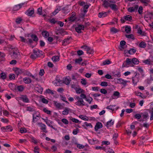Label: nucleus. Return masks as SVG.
<instances>
[{
  "label": "nucleus",
  "mask_w": 153,
  "mask_h": 153,
  "mask_svg": "<svg viewBox=\"0 0 153 153\" xmlns=\"http://www.w3.org/2000/svg\"><path fill=\"white\" fill-rule=\"evenodd\" d=\"M145 18L147 21L153 19V11L151 13L146 14L145 16Z\"/></svg>",
  "instance_id": "nucleus-7"
},
{
  "label": "nucleus",
  "mask_w": 153,
  "mask_h": 153,
  "mask_svg": "<svg viewBox=\"0 0 153 153\" xmlns=\"http://www.w3.org/2000/svg\"><path fill=\"white\" fill-rule=\"evenodd\" d=\"M17 89L19 91H22L24 90V88L22 85L18 86L17 87Z\"/></svg>",
  "instance_id": "nucleus-46"
},
{
  "label": "nucleus",
  "mask_w": 153,
  "mask_h": 153,
  "mask_svg": "<svg viewBox=\"0 0 153 153\" xmlns=\"http://www.w3.org/2000/svg\"><path fill=\"white\" fill-rule=\"evenodd\" d=\"M23 21V19L20 17L17 18L16 21V22L17 24L21 23Z\"/></svg>",
  "instance_id": "nucleus-40"
},
{
  "label": "nucleus",
  "mask_w": 153,
  "mask_h": 153,
  "mask_svg": "<svg viewBox=\"0 0 153 153\" xmlns=\"http://www.w3.org/2000/svg\"><path fill=\"white\" fill-rule=\"evenodd\" d=\"M43 111L45 112V113H46L47 114H51V111L50 110H48L47 109H46L45 108H44L43 109Z\"/></svg>",
  "instance_id": "nucleus-52"
},
{
  "label": "nucleus",
  "mask_w": 153,
  "mask_h": 153,
  "mask_svg": "<svg viewBox=\"0 0 153 153\" xmlns=\"http://www.w3.org/2000/svg\"><path fill=\"white\" fill-rule=\"evenodd\" d=\"M33 53L36 56V57H40L42 55V51L39 50H33Z\"/></svg>",
  "instance_id": "nucleus-4"
},
{
  "label": "nucleus",
  "mask_w": 153,
  "mask_h": 153,
  "mask_svg": "<svg viewBox=\"0 0 153 153\" xmlns=\"http://www.w3.org/2000/svg\"><path fill=\"white\" fill-rule=\"evenodd\" d=\"M119 31V29H110V33L112 34L115 33Z\"/></svg>",
  "instance_id": "nucleus-45"
},
{
  "label": "nucleus",
  "mask_w": 153,
  "mask_h": 153,
  "mask_svg": "<svg viewBox=\"0 0 153 153\" xmlns=\"http://www.w3.org/2000/svg\"><path fill=\"white\" fill-rule=\"evenodd\" d=\"M70 110L69 108L66 107L65 109L64 110L62 111V114L63 115H68Z\"/></svg>",
  "instance_id": "nucleus-17"
},
{
  "label": "nucleus",
  "mask_w": 153,
  "mask_h": 153,
  "mask_svg": "<svg viewBox=\"0 0 153 153\" xmlns=\"http://www.w3.org/2000/svg\"><path fill=\"white\" fill-rule=\"evenodd\" d=\"M61 10L62 13L64 14H67L68 12V7H63Z\"/></svg>",
  "instance_id": "nucleus-28"
},
{
  "label": "nucleus",
  "mask_w": 153,
  "mask_h": 153,
  "mask_svg": "<svg viewBox=\"0 0 153 153\" xmlns=\"http://www.w3.org/2000/svg\"><path fill=\"white\" fill-rule=\"evenodd\" d=\"M110 5L109 3L107 1L103 2V5L105 8H107L109 6L110 7Z\"/></svg>",
  "instance_id": "nucleus-44"
},
{
  "label": "nucleus",
  "mask_w": 153,
  "mask_h": 153,
  "mask_svg": "<svg viewBox=\"0 0 153 153\" xmlns=\"http://www.w3.org/2000/svg\"><path fill=\"white\" fill-rule=\"evenodd\" d=\"M81 102V101L80 100H79L76 102L75 104L76 105L79 106H82Z\"/></svg>",
  "instance_id": "nucleus-62"
},
{
  "label": "nucleus",
  "mask_w": 153,
  "mask_h": 153,
  "mask_svg": "<svg viewBox=\"0 0 153 153\" xmlns=\"http://www.w3.org/2000/svg\"><path fill=\"white\" fill-rule=\"evenodd\" d=\"M60 10V7H59V8H57L52 13V15L51 16H55L59 13Z\"/></svg>",
  "instance_id": "nucleus-29"
},
{
  "label": "nucleus",
  "mask_w": 153,
  "mask_h": 153,
  "mask_svg": "<svg viewBox=\"0 0 153 153\" xmlns=\"http://www.w3.org/2000/svg\"><path fill=\"white\" fill-rule=\"evenodd\" d=\"M9 87L12 90H14L15 89V85L12 83H10L9 84Z\"/></svg>",
  "instance_id": "nucleus-41"
},
{
  "label": "nucleus",
  "mask_w": 153,
  "mask_h": 153,
  "mask_svg": "<svg viewBox=\"0 0 153 153\" xmlns=\"http://www.w3.org/2000/svg\"><path fill=\"white\" fill-rule=\"evenodd\" d=\"M49 22L53 24H54L55 23H56V22L57 21H56L54 19H50L49 20Z\"/></svg>",
  "instance_id": "nucleus-47"
},
{
  "label": "nucleus",
  "mask_w": 153,
  "mask_h": 153,
  "mask_svg": "<svg viewBox=\"0 0 153 153\" xmlns=\"http://www.w3.org/2000/svg\"><path fill=\"white\" fill-rule=\"evenodd\" d=\"M108 13V12H102L98 14V16L100 18H103L107 16Z\"/></svg>",
  "instance_id": "nucleus-14"
},
{
  "label": "nucleus",
  "mask_w": 153,
  "mask_h": 153,
  "mask_svg": "<svg viewBox=\"0 0 153 153\" xmlns=\"http://www.w3.org/2000/svg\"><path fill=\"white\" fill-rule=\"evenodd\" d=\"M76 91L78 94H82L84 92V90L80 88H78L76 89Z\"/></svg>",
  "instance_id": "nucleus-32"
},
{
  "label": "nucleus",
  "mask_w": 153,
  "mask_h": 153,
  "mask_svg": "<svg viewBox=\"0 0 153 153\" xmlns=\"http://www.w3.org/2000/svg\"><path fill=\"white\" fill-rule=\"evenodd\" d=\"M23 69H21L18 68H14L13 70L14 71L15 74L18 76L19 74H22Z\"/></svg>",
  "instance_id": "nucleus-5"
},
{
  "label": "nucleus",
  "mask_w": 153,
  "mask_h": 153,
  "mask_svg": "<svg viewBox=\"0 0 153 153\" xmlns=\"http://www.w3.org/2000/svg\"><path fill=\"white\" fill-rule=\"evenodd\" d=\"M143 62L147 64H149L150 65H153V62L152 61L150 60V59H147L145 61H144Z\"/></svg>",
  "instance_id": "nucleus-34"
},
{
  "label": "nucleus",
  "mask_w": 153,
  "mask_h": 153,
  "mask_svg": "<svg viewBox=\"0 0 153 153\" xmlns=\"http://www.w3.org/2000/svg\"><path fill=\"white\" fill-rule=\"evenodd\" d=\"M79 117L80 118L84 120H88V119L87 117L86 116H84L82 115H80Z\"/></svg>",
  "instance_id": "nucleus-37"
},
{
  "label": "nucleus",
  "mask_w": 153,
  "mask_h": 153,
  "mask_svg": "<svg viewBox=\"0 0 153 153\" xmlns=\"http://www.w3.org/2000/svg\"><path fill=\"white\" fill-rule=\"evenodd\" d=\"M136 105L135 103L134 102H130L129 104V107L131 108H134Z\"/></svg>",
  "instance_id": "nucleus-63"
},
{
  "label": "nucleus",
  "mask_w": 153,
  "mask_h": 153,
  "mask_svg": "<svg viewBox=\"0 0 153 153\" xmlns=\"http://www.w3.org/2000/svg\"><path fill=\"white\" fill-rule=\"evenodd\" d=\"M111 63V62L108 60H106L104 61L102 63L103 65H108L110 64Z\"/></svg>",
  "instance_id": "nucleus-48"
},
{
  "label": "nucleus",
  "mask_w": 153,
  "mask_h": 153,
  "mask_svg": "<svg viewBox=\"0 0 153 153\" xmlns=\"http://www.w3.org/2000/svg\"><path fill=\"white\" fill-rule=\"evenodd\" d=\"M45 73L44 71V69H42L40 70L39 72V75L41 76H42Z\"/></svg>",
  "instance_id": "nucleus-64"
},
{
  "label": "nucleus",
  "mask_w": 153,
  "mask_h": 153,
  "mask_svg": "<svg viewBox=\"0 0 153 153\" xmlns=\"http://www.w3.org/2000/svg\"><path fill=\"white\" fill-rule=\"evenodd\" d=\"M100 85L102 86H106L108 85V83L106 82L103 81L101 82Z\"/></svg>",
  "instance_id": "nucleus-57"
},
{
  "label": "nucleus",
  "mask_w": 153,
  "mask_h": 153,
  "mask_svg": "<svg viewBox=\"0 0 153 153\" xmlns=\"http://www.w3.org/2000/svg\"><path fill=\"white\" fill-rule=\"evenodd\" d=\"M141 116L143 117V119L145 120H147V118L149 116V115L147 112H145L143 113H141Z\"/></svg>",
  "instance_id": "nucleus-20"
},
{
  "label": "nucleus",
  "mask_w": 153,
  "mask_h": 153,
  "mask_svg": "<svg viewBox=\"0 0 153 153\" xmlns=\"http://www.w3.org/2000/svg\"><path fill=\"white\" fill-rule=\"evenodd\" d=\"M82 61V59L81 57H80L79 58L76 59H75V63L76 64H80L81 62Z\"/></svg>",
  "instance_id": "nucleus-31"
},
{
  "label": "nucleus",
  "mask_w": 153,
  "mask_h": 153,
  "mask_svg": "<svg viewBox=\"0 0 153 153\" xmlns=\"http://www.w3.org/2000/svg\"><path fill=\"white\" fill-rule=\"evenodd\" d=\"M126 42L124 41H121L120 42V45L121 46V47L123 48V46L125 45H126Z\"/></svg>",
  "instance_id": "nucleus-60"
},
{
  "label": "nucleus",
  "mask_w": 153,
  "mask_h": 153,
  "mask_svg": "<svg viewBox=\"0 0 153 153\" xmlns=\"http://www.w3.org/2000/svg\"><path fill=\"white\" fill-rule=\"evenodd\" d=\"M20 55L19 52L17 50L13 51V54L11 55L13 58L16 59L18 58V56Z\"/></svg>",
  "instance_id": "nucleus-9"
},
{
  "label": "nucleus",
  "mask_w": 153,
  "mask_h": 153,
  "mask_svg": "<svg viewBox=\"0 0 153 153\" xmlns=\"http://www.w3.org/2000/svg\"><path fill=\"white\" fill-rule=\"evenodd\" d=\"M53 104L58 109L60 108L62 106V105L60 103L55 101H53Z\"/></svg>",
  "instance_id": "nucleus-22"
},
{
  "label": "nucleus",
  "mask_w": 153,
  "mask_h": 153,
  "mask_svg": "<svg viewBox=\"0 0 153 153\" xmlns=\"http://www.w3.org/2000/svg\"><path fill=\"white\" fill-rule=\"evenodd\" d=\"M141 117V113L140 114H136L134 116V117L135 118L140 119Z\"/></svg>",
  "instance_id": "nucleus-53"
},
{
  "label": "nucleus",
  "mask_w": 153,
  "mask_h": 153,
  "mask_svg": "<svg viewBox=\"0 0 153 153\" xmlns=\"http://www.w3.org/2000/svg\"><path fill=\"white\" fill-rule=\"evenodd\" d=\"M38 124L41 127V129L42 131L43 132L45 133H47L48 132V131L46 129V125L45 124L41 123H38Z\"/></svg>",
  "instance_id": "nucleus-6"
},
{
  "label": "nucleus",
  "mask_w": 153,
  "mask_h": 153,
  "mask_svg": "<svg viewBox=\"0 0 153 153\" xmlns=\"http://www.w3.org/2000/svg\"><path fill=\"white\" fill-rule=\"evenodd\" d=\"M141 3L145 5H147L150 3V0H139Z\"/></svg>",
  "instance_id": "nucleus-21"
},
{
  "label": "nucleus",
  "mask_w": 153,
  "mask_h": 153,
  "mask_svg": "<svg viewBox=\"0 0 153 153\" xmlns=\"http://www.w3.org/2000/svg\"><path fill=\"white\" fill-rule=\"evenodd\" d=\"M20 131L21 133H25L26 132V130L25 128H21L20 130Z\"/></svg>",
  "instance_id": "nucleus-61"
},
{
  "label": "nucleus",
  "mask_w": 153,
  "mask_h": 153,
  "mask_svg": "<svg viewBox=\"0 0 153 153\" xmlns=\"http://www.w3.org/2000/svg\"><path fill=\"white\" fill-rule=\"evenodd\" d=\"M114 123V121H112V120H111L110 121L107 122L106 125V127L107 128L110 127L113 125Z\"/></svg>",
  "instance_id": "nucleus-24"
},
{
  "label": "nucleus",
  "mask_w": 153,
  "mask_h": 153,
  "mask_svg": "<svg viewBox=\"0 0 153 153\" xmlns=\"http://www.w3.org/2000/svg\"><path fill=\"white\" fill-rule=\"evenodd\" d=\"M138 8V6L136 5L134 7H130L128 8V11L130 12H133L136 11Z\"/></svg>",
  "instance_id": "nucleus-11"
},
{
  "label": "nucleus",
  "mask_w": 153,
  "mask_h": 153,
  "mask_svg": "<svg viewBox=\"0 0 153 153\" xmlns=\"http://www.w3.org/2000/svg\"><path fill=\"white\" fill-rule=\"evenodd\" d=\"M21 99L24 102H29V100L26 95H22L21 97Z\"/></svg>",
  "instance_id": "nucleus-16"
},
{
  "label": "nucleus",
  "mask_w": 153,
  "mask_h": 153,
  "mask_svg": "<svg viewBox=\"0 0 153 153\" xmlns=\"http://www.w3.org/2000/svg\"><path fill=\"white\" fill-rule=\"evenodd\" d=\"M120 95V93L117 91H115L114 92L113 96H117V97H119Z\"/></svg>",
  "instance_id": "nucleus-50"
},
{
  "label": "nucleus",
  "mask_w": 153,
  "mask_h": 153,
  "mask_svg": "<svg viewBox=\"0 0 153 153\" xmlns=\"http://www.w3.org/2000/svg\"><path fill=\"white\" fill-rule=\"evenodd\" d=\"M139 62V60L136 58H134L132 59L127 58L126 60L124 62L122 67H128L129 66L134 67V65H137Z\"/></svg>",
  "instance_id": "nucleus-1"
},
{
  "label": "nucleus",
  "mask_w": 153,
  "mask_h": 153,
  "mask_svg": "<svg viewBox=\"0 0 153 153\" xmlns=\"http://www.w3.org/2000/svg\"><path fill=\"white\" fill-rule=\"evenodd\" d=\"M138 33L142 36H146V33L142 30V29H138Z\"/></svg>",
  "instance_id": "nucleus-35"
},
{
  "label": "nucleus",
  "mask_w": 153,
  "mask_h": 153,
  "mask_svg": "<svg viewBox=\"0 0 153 153\" xmlns=\"http://www.w3.org/2000/svg\"><path fill=\"white\" fill-rule=\"evenodd\" d=\"M134 93L137 96H139L143 98H146V97L145 96H143V94L140 92H135Z\"/></svg>",
  "instance_id": "nucleus-33"
},
{
  "label": "nucleus",
  "mask_w": 153,
  "mask_h": 153,
  "mask_svg": "<svg viewBox=\"0 0 153 153\" xmlns=\"http://www.w3.org/2000/svg\"><path fill=\"white\" fill-rule=\"evenodd\" d=\"M45 122L46 123V124L49 126L51 127L53 129L56 130V129L53 126L51 125L52 124V122L48 120H45Z\"/></svg>",
  "instance_id": "nucleus-15"
},
{
  "label": "nucleus",
  "mask_w": 153,
  "mask_h": 153,
  "mask_svg": "<svg viewBox=\"0 0 153 153\" xmlns=\"http://www.w3.org/2000/svg\"><path fill=\"white\" fill-rule=\"evenodd\" d=\"M57 24L59 25L60 27H62L64 24V23L63 22L60 21H57L56 23Z\"/></svg>",
  "instance_id": "nucleus-56"
},
{
  "label": "nucleus",
  "mask_w": 153,
  "mask_h": 153,
  "mask_svg": "<svg viewBox=\"0 0 153 153\" xmlns=\"http://www.w3.org/2000/svg\"><path fill=\"white\" fill-rule=\"evenodd\" d=\"M42 34L43 36L45 38H47L49 36L48 32L46 31H43L42 32Z\"/></svg>",
  "instance_id": "nucleus-30"
},
{
  "label": "nucleus",
  "mask_w": 153,
  "mask_h": 153,
  "mask_svg": "<svg viewBox=\"0 0 153 153\" xmlns=\"http://www.w3.org/2000/svg\"><path fill=\"white\" fill-rule=\"evenodd\" d=\"M62 121L65 124H68V121L65 118L62 119Z\"/></svg>",
  "instance_id": "nucleus-59"
},
{
  "label": "nucleus",
  "mask_w": 153,
  "mask_h": 153,
  "mask_svg": "<svg viewBox=\"0 0 153 153\" xmlns=\"http://www.w3.org/2000/svg\"><path fill=\"white\" fill-rule=\"evenodd\" d=\"M126 53H128L130 54L134 53L136 52V50L134 48L131 49L129 50H126Z\"/></svg>",
  "instance_id": "nucleus-25"
},
{
  "label": "nucleus",
  "mask_w": 153,
  "mask_h": 153,
  "mask_svg": "<svg viewBox=\"0 0 153 153\" xmlns=\"http://www.w3.org/2000/svg\"><path fill=\"white\" fill-rule=\"evenodd\" d=\"M1 78L3 79H5L6 78V74L5 73L2 72L1 74Z\"/></svg>",
  "instance_id": "nucleus-43"
},
{
  "label": "nucleus",
  "mask_w": 153,
  "mask_h": 153,
  "mask_svg": "<svg viewBox=\"0 0 153 153\" xmlns=\"http://www.w3.org/2000/svg\"><path fill=\"white\" fill-rule=\"evenodd\" d=\"M6 130L9 131H11L13 130V128L11 126H6Z\"/></svg>",
  "instance_id": "nucleus-55"
},
{
  "label": "nucleus",
  "mask_w": 153,
  "mask_h": 153,
  "mask_svg": "<svg viewBox=\"0 0 153 153\" xmlns=\"http://www.w3.org/2000/svg\"><path fill=\"white\" fill-rule=\"evenodd\" d=\"M31 37L33 39V40L35 42H37L38 39L37 36L33 34L31 35Z\"/></svg>",
  "instance_id": "nucleus-39"
},
{
  "label": "nucleus",
  "mask_w": 153,
  "mask_h": 153,
  "mask_svg": "<svg viewBox=\"0 0 153 153\" xmlns=\"http://www.w3.org/2000/svg\"><path fill=\"white\" fill-rule=\"evenodd\" d=\"M46 91L47 93L51 95H53L54 94L53 91L49 88L47 89Z\"/></svg>",
  "instance_id": "nucleus-49"
},
{
  "label": "nucleus",
  "mask_w": 153,
  "mask_h": 153,
  "mask_svg": "<svg viewBox=\"0 0 153 153\" xmlns=\"http://www.w3.org/2000/svg\"><path fill=\"white\" fill-rule=\"evenodd\" d=\"M139 46L140 48H144L146 47V44L145 42L142 41L140 43Z\"/></svg>",
  "instance_id": "nucleus-27"
},
{
  "label": "nucleus",
  "mask_w": 153,
  "mask_h": 153,
  "mask_svg": "<svg viewBox=\"0 0 153 153\" xmlns=\"http://www.w3.org/2000/svg\"><path fill=\"white\" fill-rule=\"evenodd\" d=\"M23 81L26 84H29L31 82V79L29 77H25L23 79Z\"/></svg>",
  "instance_id": "nucleus-18"
},
{
  "label": "nucleus",
  "mask_w": 153,
  "mask_h": 153,
  "mask_svg": "<svg viewBox=\"0 0 153 153\" xmlns=\"http://www.w3.org/2000/svg\"><path fill=\"white\" fill-rule=\"evenodd\" d=\"M71 81V79L70 78H69V79L66 78H65L64 80L63 81V82L67 85H69Z\"/></svg>",
  "instance_id": "nucleus-26"
},
{
  "label": "nucleus",
  "mask_w": 153,
  "mask_h": 153,
  "mask_svg": "<svg viewBox=\"0 0 153 153\" xmlns=\"http://www.w3.org/2000/svg\"><path fill=\"white\" fill-rule=\"evenodd\" d=\"M68 21L71 22H74L77 19L75 13L74 12H72L70 17L68 18Z\"/></svg>",
  "instance_id": "nucleus-3"
},
{
  "label": "nucleus",
  "mask_w": 153,
  "mask_h": 153,
  "mask_svg": "<svg viewBox=\"0 0 153 153\" xmlns=\"http://www.w3.org/2000/svg\"><path fill=\"white\" fill-rule=\"evenodd\" d=\"M110 7L112 10L115 11H116L118 10L117 5L114 4H111L110 5Z\"/></svg>",
  "instance_id": "nucleus-23"
},
{
  "label": "nucleus",
  "mask_w": 153,
  "mask_h": 153,
  "mask_svg": "<svg viewBox=\"0 0 153 153\" xmlns=\"http://www.w3.org/2000/svg\"><path fill=\"white\" fill-rule=\"evenodd\" d=\"M86 52L87 53L91 54L93 53L94 51L92 49H91L90 47H88L86 51Z\"/></svg>",
  "instance_id": "nucleus-42"
},
{
  "label": "nucleus",
  "mask_w": 153,
  "mask_h": 153,
  "mask_svg": "<svg viewBox=\"0 0 153 153\" xmlns=\"http://www.w3.org/2000/svg\"><path fill=\"white\" fill-rule=\"evenodd\" d=\"M100 91L101 93L104 94H105L107 93V90L104 88H102L100 89Z\"/></svg>",
  "instance_id": "nucleus-54"
},
{
  "label": "nucleus",
  "mask_w": 153,
  "mask_h": 153,
  "mask_svg": "<svg viewBox=\"0 0 153 153\" xmlns=\"http://www.w3.org/2000/svg\"><path fill=\"white\" fill-rule=\"evenodd\" d=\"M132 19V17L129 15H127L122 18L120 19L122 23H124L126 21H130Z\"/></svg>",
  "instance_id": "nucleus-2"
},
{
  "label": "nucleus",
  "mask_w": 153,
  "mask_h": 153,
  "mask_svg": "<svg viewBox=\"0 0 153 153\" xmlns=\"http://www.w3.org/2000/svg\"><path fill=\"white\" fill-rule=\"evenodd\" d=\"M52 59L54 62H57L59 60V57L58 56H55L52 57Z\"/></svg>",
  "instance_id": "nucleus-36"
},
{
  "label": "nucleus",
  "mask_w": 153,
  "mask_h": 153,
  "mask_svg": "<svg viewBox=\"0 0 153 153\" xmlns=\"http://www.w3.org/2000/svg\"><path fill=\"white\" fill-rule=\"evenodd\" d=\"M70 43L69 38L65 39L62 42V45L64 46H66Z\"/></svg>",
  "instance_id": "nucleus-19"
},
{
  "label": "nucleus",
  "mask_w": 153,
  "mask_h": 153,
  "mask_svg": "<svg viewBox=\"0 0 153 153\" xmlns=\"http://www.w3.org/2000/svg\"><path fill=\"white\" fill-rule=\"evenodd\" d=\"M22 74H23L25 75L29 76L30 73L28 71L23 69Z\"/></svg>",
  "instance_id": "nucleus-38"
},
{
  "label": "nucleus",
  "mask_w": 153,
  "mask_h": 153,
  "mask_svg": "<svg viewBox=\"0 0 153 153\" xmlns=\"http://www.w3.org/2000/svg\"><path fill=\"white\" fill-rule=\"evenodd\" d=\"M9 77L10 79H14L15 78V75L14 74H11L9 75Z\"/></svg>",
  "instance_id": "nucleus-51"
},
{
  "label": "nucleus",
  "mask_w": 153,
  "mask_h": 153,
  "mask_svg": "<svg viewBox=\"0 0 153 153\" xmlns=\"http://www.w3.org/2000/svg\"><path fill=\"white\" fill-rule=\"evenodd\" d=\"M81 83L84 85H85L87 84L86 80L84 79H81Z\"/></svg>",
  "instance_id": "nucleus-58"
},
{
  "label": "nucleus",
  "mask_w": 153,
  "mask_h": 153,
  "mask_svg": "<svg viewBox=\"0 0 153 153\" xmlns=\"http://www.w3.org/2000/svg\"><path fill=\"white\" fill-rule=\"evenodd\" d=\"M56 33L57 35H60L62 36L67 34L66 32L64 30V29H57Z\"/></svg>",
  "instance_id": "nucleus-10"
},
{
  "label": "nucleus",
  "mask_w": 153,
  "mask_h": 153,
  "mask_svg": "<svg viewBox=\"0 0 153 153\" xmlns=\"http://www.w3.org/2000/svg\"><path fill=\"white\" fill-rule=\"evenodd\" d=\"M34 13L33 9H29L25 12V13L28 16H31Z\"/></svg>",
  "instance_id": "nucleus-13"
},
{
  "label": "nucleus",
  "mask_w": 153,
  "mask_h": 153,
  "mask_svg": "<svg viewBox=\"0 0 153 153\" xmlns=\"http://www.w3.org/2000/svg\"><path fill=\"white\" fill-rule=\"evenodd\" d=\"M24 5V3H22L19 4L15 5L13 8V10L17 11L20 9Z\"/></svg>",
  "instance_id": "nucleus-8"
},
{
  "label": "nucleus",
  "mask_w": 153,
  "mask_h": 153,
  "mask_svg": "<svg viewBox=\"0 0 153 153\" xmlns=\"http://www.w3.org/2000/svg\"><path fill=\"white\" fill-rule=\"evenodd\" d=\"M102 127V123L100 122H97L95 126L94 129L95 131H97L99 129L101 128Z\"/></svg>",
  "instance_id": "nucleus-12"
}]
</instances>
